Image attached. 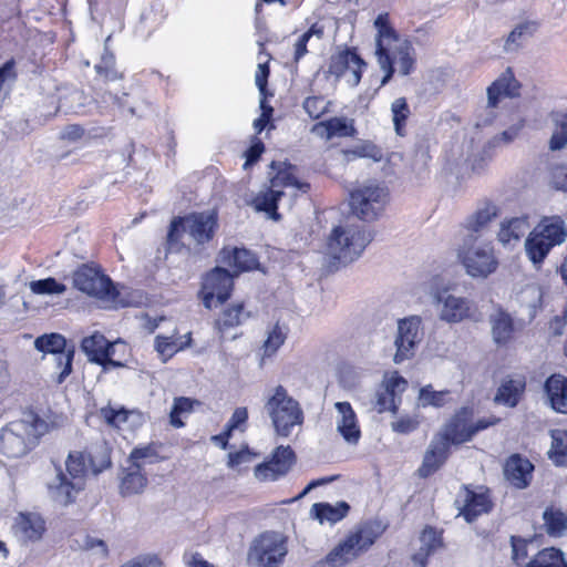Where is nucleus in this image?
Here are the masks:
<instances>
[{
    "mask_svg": "<svg viewBox=\"0 0 567 567\" xmlns=\"http://www.w3.org/2000/svg\"><path fill=\"white\" fill-rule=\"evenodd\" d=\"M551 446L548 451L549 458L559 466L567 464V431H550Z\"/></svg>",
    "mask_w": 567,
    "mask_h": 567,
    "instance_id": "nucleus-40",
    "label": "nucleus"
},
{
    "mask_svg": "<svg viewBox=\"0 0 567 567\" xmlns=\"http://www.w3.org/2000/svg\"><path fill=\"white\" fill-rule=\"evenodd\" d=\"M221 261L230 268H234L235 275L241 271L252 270L258 261L255 255L244 248H224L220 252Z\"/></svg>",
    "mask_w": 567,
    "mask_h": 567,
    "instance_id": "nucleus-31",
    "label": "nucleus"
},
{
    "mask_svg": "<svg viewBox=\"0 0 567 567\" xmlns=\"http://www.w3.org/2000/svg\"><path fill=\"white\" fill-rule=\"evenodd\" d=\"M567 239V225L560 216H546L534 227L525 241V250L534 265L544 261L551 248Z\"/></svg>",
    "mask_w": 567,
    "mask_h": 567,
    "instance_id": "nucleus-6",
    "label": "nucleus"
},
{
    "mask_svg": "<svg viewBox=\"0 0 567 567\" xmlns=\"http://www.w3.org/2000/svg\"><path fill=\"white\" fill-rule=\"evenodd\" d=\"M553 122L555 128L549 140V148L551 151H559L567 145V115L565 113H555L553 114Z\"/></svg>",
    "mask_w": 567,
    "mask_h": 567,
    "instance_id": "nucleus-43",
    "label": "nucleus"
},
{
    "mask_svg": "<svg viewBox=\"0 0 567 567\" xmlns=\"http://www.w3.org/2000/svg\"><path fill=\"white\" fill-rule=\"evenodd\" d=\"M29 287L35 295H61L66 290V287L54 278L31 281Z\"/></svg>",
    "mask_w": 567,
    "mask_h": 567,
    "instance_id": "nucleus-51",
    "label": "nucleus"
},
{
    "mask_svg": "<svg viewBox=\"0 0 567 567\" xmlns=\"http://www.w3.org/2000/svg\"><path fill=\"white\" fill-rule=\"evenodd\" d=\"M553 179L557 188L567 192V166L555 168Z\"/></svg>",
    "mask_w": 567,
    "mask_h": 567,
    "instance_id": "nucleus-64",
    "label": "nucleus"
},
{
    "mask_svg": "<svg viewBox=\"0 0 567 567\" xmlns=\"http://www.w3.org/2000/svg\"><path fill=\"white\" fill-rule=\"evenodd\" d=\"M349 508L350 507L346 502H339L336 505H331L329 503H316L310 509V515L321 524L323 522L337 523L347 515Z\"/></svg>",
    "mask_w": 567,
    "mask_h": 567,
    "instance_id": "nucleus-34",
    "label": "nucleus"
},
{
    "mask_svg": "<svg viewBox=\"0 0 567 567\" xmlns=\"http://www.w3.org/2000/svg\"><path fill=\"white\" fill-rule=\"evenodd\" d=\"M115 344L116 342L111 343L102 333L94 332L82 340L81 349L92 362L118 367L121 363L112 359Z\"/></svg>",
    "mask_w": 567,
    "mask_h": 567,
    "instance_id": "nucleus-22",
    "label": "nucleus"
},
{
    "mask_svg": "<svg viewBox=\"0 0 567 567\" xmlns=\"http://www.w3.org/2000/svg\"><path fill=\"white\" fill-rule=\"evenodd\" d=\"M378 525L364 524L333 547L321 561L323 567H342L368 550L380 536Z\"/></svg>",
    "mask_w": 567,
    "mask_h": 567,
    "instance_id": "nucleus-8",
    "label": "nucleus"
},
{
    "mask_svg": "<svg viewBox=\"0 0 567 567\" xmlns=\"http://www.w3.org/2000/svg\"><path fill=\"white\" fill-rule=\"evenodd\" d=\"M449 391H435L432 385H426L420 390L419 405L441 408L447 403Z\"/></svg>",
    "mask_w": 567,
    "mask_h": 567,
    "instance_id": "nucleus-49",
    "label": "nucleus"
},
{
    "mask_svg": "<svg viewBox=\"0 0 567 567\" xmlns=\"http://www.w3.org/2000/svg\"><path fill=\"white\" fill-rule=\"evenodd\" d=\"M392 430L400 434H409L417 429L419 421L412 416H402L399 420L392 422Z\"/></svg>",
    "mask_w": 567,
    "mask_h": 567,
    "instance_id": "nucleus-59",
    "label": "nucleus"
},
{
    "mask_svg": "<svg viewBox=\"0 0 567 567\" xmlns=\"http://www.w3.org/2000/svg\"><path fill=\"white\" fill-rule=\"evenodd\" d=\"M264 150L265 147L262 142L258 138H254L251 146L248 148L246 153L247 159L244 166L247 167L257 162L260 155L262 154Z\"/></svg>",
    "mask_w": 567,
    "mask_h": 567,
    "instance_id": "nucleus-62",
    "label": "nucleus"
},
{
    "mask_svg": "<svg viewBox=\"0 0 567 567\" xmlns=\"http://www.w3.org/2000/svg\"><path fill=\"white\" fill-rule=\"evenodd\" d=\"M493 339L497 343H506L513 334L514 327L511 316L504 311H497L491 317Z\"/></svg>",
    "mask_w": 567,
    "mask_h": 567,
    "instance_id": "nucleus-36",
    "label": "nucleus"
},
{
    "mask_svg": "<svg viewBox=\"0 0 567 567\" xmlns=\"http://www.w3.org/2000/svg\"><path fill=\"white\" fill-rule=\"evenodd\" d=\"M100 413L110 425L115 427H121L122 424L127 421L128 415L131 414V412L124 408H116L112 405L102 408Z\"/></svg>",
    "mask_w": 567,
    "mask_h": 567,
    "instance_id": "nucleus-54",
    "label": "nucleus"
},
{
    "mask_svg": "<svg viewBox=\"0 0 567 567\" xmlns=\"http://www.w3.org/2000/svg\"><path fill=\"white\" fill-rule=\"evenodd\" d=\"M526 388V380L523 375L507 377L502 380L495 402L514 408L519 402Z\"/></svg>",
    "mask_w": 567,
    "mask_h": 567,
    "instance_id": "nucleus-30",
    "label": "nucleus"
},
{
    "mask_svg": "<svg viewBox=\"0 0 567 567\" xmlns=\"http://www.w3.org/2000/svg\"><path fill=\"white\" fill-rule=\"evenodd\" d=\"M347 154L352 157L370 158L373 162L383 159L381 147L370 141H361L353 148L347 151Z\"/></svg>",
    "mask_w": 567,
    "mask_h": 567,
    "instance_id": "nucleus-50",
    "label": "nucleus"
},
{
    "mask_svg": "<svg viewBox=\"0 0 567 567\" xmlns=\"http://www.w3.org/2000/svg\"><path fill=\"white\" fill-rule=\"evenodd\" d=\"M529 225L526 217H513L503 220L499 226L497 239L503 245L517 243L528 230Z\"/></svg>",
    "mask_w": 567,
    "mask_h": 567,
    "instance_id": "nucleus-33",
    "label": "nucleus"
},
{
    "mask_svg": "<svg viewBox=\"0 0 567 567\" xmlns=\"http://www.w3.org/2000/svg\"><path fill=\"white\" fill-rule=\"evenodd\" d=\"M420 549L412 559L416 567H425L426 557L443 545L441 533L432 527H426L420 536Z\"/></svg>",
    "mask_w": 567,
    "mask_h": 567,
    "instance_id": "nucleus-32",
    "label": "nucleus"
},
{
    "mask_svg": "<svg viewBox=\"0 0 567 567\" xmlns=\"http://www.w3.org/2000/svg\"><path fill=\"white\" fill-rule=\"evenodd\" d=\"M408 382L398 372L391 373L384 381V388L400 400V395L405 391Z\"/></svg>",
    "mask_w": 567,
    "mask_h": 567,
    "instance_id": "nucleus-56",
    "label": "nucleus"
},
{
    "mask_svg": "<svg viewBox=\"0 0 567 567\" xmlns=\"http://www.w3.org/2000/svg\"><path fill=\"white\" fill-rule=\"evenodd\" d=\"M372 233L358 225L337 226L327 240L326 254L339 265L358 259L372 241Z\"/></svg>",
    "mask_w": 567,
    "mask_h": 567,
    "instance_id": "nucleus-5",
    "label": "nucleus"
},
{
    "mask_svg": "<svg viewBox=\"0 0 567 567\" xmlns=\"http://www.w3.org/2000/svg\"><path fill=\"white\" fill-rule=\"evenodd\" d=\"M73 284L80 291L101 300L112 301L116 297L111 279L93 267L79 268L73 274Z\"/></svg>",
    "mask_w": 567,
    "mask_h": 567,
    "instance_id": "nucleus-14",
    "label": "nucleus"
},
{
    "mask_svg": "<svg viewBox=\"0 0 567 567\" xmlns=\"http://www.w3.org/2000/svg\"><path fill=\"white\" fill-rule=\"evenodd\" d=\"M111 465L105 447L96 451V455L83 452H71L65 461V471L56 467L55 476L48 484L50 496L61 505L74 502L76 495L84 488L85 476L91 470L94 474Z\"/></svg>",
    "mask_w": 567,
    "mask_h": 567,
    "instance_id": "nucleus-1",
    "label": "nucleus"
},
{
    "mask_svg": "<svg viewBox=\"0 0 567 567\" xmlns=\"http://www.w3.org/2000/svg\"><path fill=\"white\" fill-rule=\"evenodd\" d=\"M461 434L464 437L463 443L470 441L472 436L475 434V430H473V424H470V413L467 410L460 411L446 426L444 430L439 433V436H446L449 433Z\"/></svg>",
    "mask_w": 567,
    "mask_h": 567,
    "instance_id": "nucleus-37",
    "label": "nucleus"
},
{
    "mask_svg": "<svg viewBox=\"0 0 567 567\" xmlns=\"http://www.w3.org/2000/svg\"><path fill=\"white\" fill-rule=\"evenodd\" d=\"M198 402L195 400H192L189 398H176L174 400L173 408L169 413V423L174 427H182L184 426V422L182 421V417L187 416L194 408V404H197Z\"/></svg>",
    "mask_w": 567,
    "mask_h": 567,
    "instance_id": "nucleus-45",
    "label": "nucleus"
},
{
    "mask_svg": "<svg viewBox=\"0 0 567 567\" xmlns=\"http://www.w3.org/2000/svg\"><path fill=\"white\" fill-rule=\"evenodd\" d=\"M14 527L23 538L30 540L39 539L44 529L43 522L39 517L23 514L17 518Z\"/></svg>",
    "mask_w": 567,
    "mask_h": 567,
    "instance_id": "nucleus-39",
    "label": "nucleus"
},
{
    "mask_svg": "<svg viewBox=\"0 0 567 567\" xmlns=\"http://www.w3.org/2000/svg\"><path fill=\"white\" fill-rule=\"evenodd\" d=\"M330 101H327L322 96H310L303 102V109L307 114L312 118H319L321 115L328 112Z\"/></svg>",
    "mask_w": 567,
    "mask_h": 567,
    "instance_id": "nucleus-55",
    "label": "nucleus"
},
{
    "mask_svg": "<svg viewBox=\"0 0 567 567\" xmlns=\"http://www.w3.org/2000/svg\"><path fill=\"white\" fill-rule=\"evenodd\" d=\"M524 126H525V120L520 116H517L515 118L514 123L508 128L503 131L499 135L494 136L487 143V147L492 148V147H497L501 145H507V144L512 143L519 136Z\"/></svg>",
    "mask_w": 567,
    "mask_h": 567,
    "instance_id": "nucleus-46",
    "label": "nucleus"
},
{
    "mask_svg": "<svg viewBox=\"0 0 567 567\" xmlns=\"http://www.w3.org/2000/svg\"><path fill=\"white\" fill-rule=\"evenodd\" d=\"M499 207L492 200L485 199L477 204L475 210L465 219L463 228L464 236H477L498 217Z\"/></svg>",
    "mask_w": 567,
    "mask_h": 567,
    "instance_id": "nucleus-23",
    "label": "nucleus"
},
{
    "mask_svg": "<svg viewBox=\"0 0 567 567\" xmlns=\"http://www.w3.org/2000/svg\"><path fill=\"white\" fill-rule=\"evenodd\" d=\"M264 410L278 436H290L303 423L305 415L299 402L289 395L282 385H277L268 392Z\"/></svg>",
    "mask_w": 567,
    "mask_h": 567,
    "instance_id": "nucleus-3",
    "label": "nucleus"
},
{
    "mask_svg": "<svg viewBox=\"0 0 567 567\" xmlns=\"http://www.w3.org/2000/svg\"><path fill=\"white\" fill-rule=\"evenodd\" d=\"M114 65V56L112 54H106L102 58L101 64L95 66V70L99 74L104 75L109 80H114L117 78L116 72L113 70Z\"/></svg>",
    "mask_w": 567,
    "mask_h": 567,
    "instance_id": "nucleus-61",
    "label": "nucleus"
},
{
    "mask_svg": "<svg viewBox=\"0 0 567 567\" xmlns=\"http://www.w3.org/2000/svg\"><path fill=\"white\" fill-rule=\"evenodd\" d=\"M391 114L396 135L405 136L406 122L411 115V110L405 97H398L391 103Z\"/></svg>",
    "mask_w": 567,
    "mask_h": 567,
    "instance_id": "nucleus-41",
    "label": "nucleus"
},
{
    "mask_svg": "<svg viewBox=\"0 0 567 567\" xmlns=\"http://www.w3.org/2000/svg\"><path fill=\"white\" fill-rule=\"evenodd\" d=\"M546 533L549 536L560 537L567 530V516L554 508H548L543 514Z\"/></svg>",
    "mask_w": 567,
    "mask_h": 567,
    "instance_id": "nucleus-42",
    "label": "nucleus"
},
{
    "mask_svg": "<svg viewBox=\"0 0 567 567\" xmlns=\"http://www.w3.org/2000/svg\"><path fill=\"white\" fill-rule=\"evenodd\" d=\"M519 84L513 72L506 70L487 89V106L496 107L504 97L518 95Z\"/></svg>",
    "mask_w": 567,
    "mask_h": 567,
    "instance_id": "nucleus-25",
    "label": "nucleus"
},
{
    "mask_svg": "<svg viewBox=\"0 0 567 567\" xmlns=\"http://www.w3.org/2000/svg\"><path fill=\"white\" fill-rule=\"evenodd\" d=\"M268 75H269L268 65L259 63L257 72L255 74V82H256V85L258 86L261 95H264L266 92Z\"/></svg>",
    "mask_w": 567,
    "mask_h": 567,
    "instance_id": "nucleus-63",
    "label": "nucleus"
},
{
    "mask_svg": "<svg viewBox=\"0 0 567 567\" xmlns=\"http://www.w3.org/2000/svg\"><path fill=\"white\" fill-rule=\"evenodd\" d=\"M48 431L47 423L37 415L11 422L0 435L1 452L9 458L27 455L38 439Z\"/></svg>",
    "mask_w": 567,
    "mask_h": 567,
    "instance_id": "nucleus-4",
    "label": "nucleus"
},
{
    "mask_svg": "<svg viewBox=\"0 0 567 567\" xmlns=\"http://www.w3.org/2000/svg\"><path fill=\"white\" fill-rule=\"evenodd\" d=\"M389 199L386 186L377 181H368L351 192L350 207L361 220L373 221L384 212Z\"/></svg>",
    "mask_w": 567,
    "mask_h": 567,
    "instance_id": "nucleus-9",
    "label": "nucleus"
},
{
    "mask_svg": "<svg viewBox=\"0 0 567 567\" xmlns=\"http://www.w3.org/2000/svg\"><path fill=\"white\" fill-rule=\"evenodd\" d=\"M286 337V332L279 324H276L268 332L267 338L261 348V363H264L266 358L272 357L278 351V349L284 344Z\"/></svg>",
    "mask_w": 567,
    "mask_h": 567,
    "instance_id": "nucleus-44",
    "label": "nucleus"
},
{
    "mask_svg": "<svg viewBox=\"0 0 567 567\" xmlns=\"http://www.w3.org/2000/svg\"><path fill=\"white\" fill-rule=\"evenodd\" d=\"M255 456L256 455L254 453H251L249 450L243 449L238 452L228 454L227 465L231 468H235L244 463L251 462Z\"/></svg>",
    "mask_w": 567,
    "mask_h": 567,
    "instance_id": "nucleus-60",
    "label": "nucleus"
},
{
    "mask_svg": "<svg viewBox=\"0 0 567 567\" xmlns=\"http://www.w3.org/2000/svg\"><path fill=\"white\" fill-rule=\"evenodd\" d=\"M248 419L247 408L240 406L235 409L231 417L229 419L226 429L228 432H233L234 430L244 431V425L246 424Z\"/></svg>",
    "mask_w": 567,
    "mask_h": 567,
    "instance_id": "nucleus-58",
    "label": "nucleus"
},
{
    "mask_svg": "<svg viewBox=\"0 0 567 567\" xmlns=\"http://www.w3.org/2000/svg\"><path fill=\"white\" fill-rule=\"evenodd\" d=\"M147 477L137 464H128L120 474V494L124 497L141 494L147 486Z\"/></svg>",
    "mask_w": 567,
    "mask_h": 567,
    "instance_id": "nucleus-28",
    "label": "nucleus"
},
{
    "mask_svg": "<svg viewBox=\"0 0 567 567\" xmlns=\"http://www.w3.org/2000/svg\"><path fill=\"white\" fill-rule=\"evenodd\" d=\"M464 437V435L451 432L446 436L435 435L424 454L422 465L417 470L419 475L427 477L436 472L447 457L450 444H461Z\"/></svg>",
    "mask_w": 567,
    "mask_h": 567,
    "instance_id": "nucleus-18",
    "label": "nucleus"
},
{
    "mask_svg": "<svg viewBox=\"0 0 567 567\" xmlns=\"http://www.w3.org/2000/svg\"><path fill=\"white\" fill-rule=\"evenodd\" d=\"M540 23L536 20H525L518 23L514 30L508 34L505 42V50L513 51L516 47L518 38L533 35L538 29Z\"/></svg>",
    "mask_w": 567,
    "mask_h": 567,
    "instance_id": "nucleus-48",
    "label": "nucleus"
},
{
    "mask_svg": "<svg viewBox=\"0 0 567 567\" xmlns=\"http://www.w3.org/2000/svg\"><path fill=\"white\" fill-rule=\"evenodd\" d=\"M533 464L519 455H512L504 467L506 480L517 488H525L530 483L533 476Z\"/></svg>",
    "mask_w": 567,
    "mask_h": 567,
    "instance_id": "nucleus-26",
    "label": "nucleus"
},
{
    "mask_svg": "<svg viewBox=\"0 0 567 567\" xmlns=\"http://www.w3.org/2000/svg\"><path fill=\"white\" fill-rule=\"evenodd\" d=\"M181 349L182 346H179L177 341L173 339V337L157 336L155 338V350L157 351V353L159 354L164 362H166Z\"/></svg>",
    "mask_w": 567,
    "mask_h": 567,
    "instance_id": "nucleus-53",
    "label": "nucleus"
},
{
    "mask_svg": "<svg viewBox=\"0 0 567 567\" xmlns=\"http://www.w3.org/2000/svg\"><path fill=\"white\" fill-rule=\"evenodd\" d=\"M455 504L460 509V515L467 523H472L480 515L488 513L492 508L488 491L483 486L475 488L463 486L457 494Z\"/></svg>",
    "mask_w": 567,
    "mask_h": 567,
    "instance_id": "nucleus-17",
    "label": "nucleus"
},
{
    "mask_svg": "<svg viewBox=\"0 0 567 567\" xmlns=\"http://www.w3.org/2000/svg\"><path fill=\"white\" fill-rule=\"evenodd\" d=\"M292 461V450L289 446H279L269 462L259 464L255 468V477L261 482L275 481L290 470Z\"/></svg>",
    "mask_w": 567,
    "mask_h": 567,
    "instance_id": "nucleus-21",
    "label": "nucleus"
},
{
    "mask_svg": "<svg viewBox=\"0 0 567 567\" xmlns=\"http://www.w3.org/2000/svg\"><path fill=\"white\" fill-rule=\"evenodd\" d=\"M433 305L439 319L447 323H458L467 319H475L477 315V308L473 301L453 295L447 290L434 293Z\"/></svg>",
    "mask_w": 567,
    "mask_h": 567,
    "instance_id": "nucleus-12",
    "label": "nucleus"
},
{
    "mask_svg": "<svg viewBox=\"0 0 567 567\" xmlns=\"http://www.w3.org/2000/svg\"><path fill=\"white\" fill-rule=\"evenodd\" d=\"M545 393L551 409L558 413H567V378L553 374L545 382Z\"/></svg>",
    "mask_w": 567,
    "mask_h": 567,
    "instance_id": "nucleus-29",
    "label": "nucleus"
},
{
    "mask_svg": "<svg viewBox=\"0 0 567 567\" xmlns=\"http://www.w3.org/2000/svg\"><path fill=\"white\" fill-rule=\"evenodd\" d=\"M157 453L153 445L135 447L128 457V464H137L142 470L146 464L156 462Z\"/></svg>",
    "mask_w": 567,
    "mask_h": 567,
    "instance_id": "nucleus-52",
    "label": "nucleus"
},
{
    "mask_svg": "<svg viewBox=\"0 0 567 567\" xmlns=\"http://www.w3.org/2000/svg\"><path fill=\"white\" fill-rule=\"evenodd\" d=\"M34 346L39 351L52 353L55 363L62 368L58 382L62 383L72 371L73 351H65L66 341L58 333L42 336L35 339Z\"/></svg>",
    "mask_w": 567,
    "mask_h": 567,
    "instance_id": "nucleus-20",
    "label": "nucleus"
},
{
    "mask_svg": "<svg viewBox=\"0 0 567 567\" xmlns=\"http://www.w3.org/2000/svg\"><path fill=\"white\" fill-rule=\"evenodd\" d=\"M250 313L245 310L243 303H235L224 310L219 319L216 321V328L223 336L227 329L243 324Z\"/></svg>",
    "mask_w": 567,
    "mask_h": 567,
    "instance_id": "nucleus-35",
    "label": "nucleus"
},
{
    "mask_svg": "<svg viewBox=\"0 0 567 567\" xmlns=\"http://www.w3.org/2000/svg\"><path fill=\"white\" fill-rule=\"evenodd\" d=\"M400 400L395 398L385 388L378 393L377 408L380 413L384 411H395Z\"/></svg>",
    "mask_w": 567,
    "mask_h": 567,
    "instance_id": "nucleus-57",
    "label": "nucleus"
},
{
    "mask_svg": "<svg viewBox=\"0 0 567 567\" xmlns=\"http://www.w3.org/2000/svg\"><path fill=\"white\" fill-rule=\"evenodd\" d=\"M282 187L291 188V196H296L298 192L307 193L309 185L300 182L293 174V168L288 167L280 169L275 177L271 178V186L269 189L260 192L254 199L251 205L257 212H265L269 216L278 220L279 214L277 210V203L279 198L285 195L280 189Z\"/></svg>",
    "mask_w": 567,
    "mask_h": 567,
    "instance_id": "nucleus-10",
    "label": "nucleus"
},
{
    "mask_svg": "<svg viewBox=\"0 0 567 567\" xmlns=\"http://www.w3.org/2000/svg\"><path fill=\"white\" fill-rule=\"evenodd\" d=\"M287 548L277 534H264L254 540L247 563L249 567H279Z\"/></svg>",
    "mask_w": 567,
    "mask_h": 567,
    "instance_id": "nucleus-13",
    "label": "nucleus"
},
{
    "mask_svg": "<svg viewBox=\"0 0 567 567\" xmlns=\"http://www.w3.org/2000/svg\"><path fill=\"white\" fill-rule=\"evenodd\" d=\"M363 60L353 51L347 49L330 58L328 73L336 79L343 78L350 86H355L361 80Z\"/></svg>",
    "mask_w": 567,
    "mask_h": 567,
    "instance_id": "nucleus-19",
    "label": "nucleus"
},
{
    "mask_svg": "<svg viewBox=\"0 0 567 567\" xmlns=\"http://www.w3.org/2000/svg\"><path fill=\"white\" fill-rule=\"evenodd\" d=\"M323 37V28L318 25L317 23L312 24L308 31L302 33L298 40L296 41L293 48V60L298 62L307 52V44L312 40L316 41L321 40Z\"/></svg>",
    "mask_w": 567,
    "mask_h": 567,
    "instance_id": "nucleus-47",
    "label": "nucleus"
},
{
    "mask_svg": "<svg viewBox=\"0 0 567 567\" xmlns=\"http://www.w3.org/2000/svg\"><path fill=\"white\" fill-rule=\"evenodd\" d=\"M234 276L225 268L216 267L204 277L200 295L207 309H212L229 298Z\"/></svg>",
    "mask_w": 567,
    "mask_h": 567,
    "instance_id": "nucleus-16",
    "label": "nucleus"
},
{
    "mask_svg": "<svg viewBox=\"0 0 567 567\" xmlns=\"http://www.w3.org/2000/svg\"><path fill=\"white\" fill-rule=\"evenodd\" d=\"M374 27L378 30L375 37V55L380 69L384 72L381 85H385L395 71L394 65H396L398 72L403 76L409 75L413 71L415 51L409 40L400 38L396 34L389 23L386 13L378 16L374 21Z\"/></svg>",
    "mask_w": 567,
    "mask_h": 567,
    "instance_id": "nucleus-2",
    "label": "nucleus"
},
{
    "mask_svg": "<svg viewBox=\"0 0 567 567\" xmlns=\"http://www.w3.org/2000/svg\"><path fill=\"white\" fill-rule=\"evenodd\" d=\"M334 422L337 431L349 444H357L361 436L360 426L354 410L349 402H337L334 404Z\"/></svg>",
    "mask_w": 567,
    "mask_h": 567,
    "instance_id": "nucleus-24",
    "label": "nucleus"
},
{
    "mask_svg": "<svg viewBox=\"0 0 567 567\" xmlns=\"http://www.w3.org/2000/svg\"><path fill=\"white\" fill-rule=\"evenodd\" d=\"M422 338L423 330L422 320L420 317L411 316L399 320L398 333L394 339V344L396 348L393 358L394 362L401 363L412 358L415 353L416 347L422 341Z\"/></svg>",
    "mask_w": 567,
    "mask_h": 567,
    "instance_id": "nucleus-15",
    "label": "nucleus"
},
{
    "mask_svg": "<svg viewBox=\"0 0 567 567\" xmlns=\"http://www.w3.org/2000/svg\"><path fill=\"white\" fill-rule=\"evenodd\" d=\"M311 132L321 138L331 140L334 136H354L357 130L353 125V120H348L346 117H332L328 121H322L315 124Z\"/></svg>",
    "mask_w": 567,
    "mask_h": 567,
    "instance_id": "nucleus-27",
    "label": "nucleus"
},
{
    "mask_svg": "<svg viewBox=\"0 0 567 567\" xmlns=\"http://www.w3.org/2000/svg\"><path fill=\"white\" fill-rule=\"evenodd\" d=\"M525 567H567L564 553L554 547L538 551Z\"/></svg>",
    "mask_w": 567,
    "mask_h": 567,
    "instance_id": "nucleus-38",
    "label": "nucleus"
},
{
    "mask_svg": "<svg viewBox=\"0 0 567 567\" xmlns=\"http://www.w3.org/2000/svg\"><path fill=\"white\" fill-rule=\"evenodd\" d=\"M457 259L472 278H487L498 267L493 245L477 236H463Z\"/></svg>",
    "mask_w": 567,
    "mask_h": 567,
    "instance_id": "nucleus-7",
    "label": "nucleus"
},
{
    "mask_svg": "<svg viewBox=\"0 0 567 567\" xmlns=\"http://www.w3.org/2000/svg\"><path fill=\"white\" fill-rule=\"evenodd\" d=\"M216 226L217 217L213 212L195 213L174 219L167 235L169 249L176 248L181 233H187L196 244H205L213 238Z\"/></svg>",
    "mask_w": 567,
    "mask_h": 567,
    "instance_id": "nucleus-11",
    "label": "nucleus"
}]
</instances>
